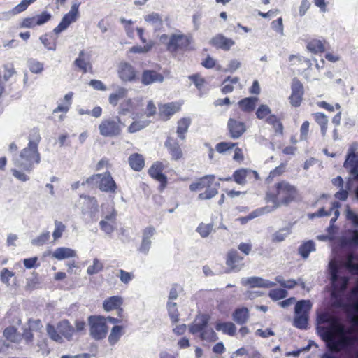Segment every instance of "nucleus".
I'll return each instance as SVG.
<instances>
[{"instance_id":"obj_1","label":"nucleus","mask_w":358,"mask_h":358,"mask_svg":"<svg viewBox=\"0 0 358 358\" xmlns=\"http://www.w3.org/2000/svg\"><path fill=\"white\" fill-rule=\"evenodd\" d=\"M301 199V193L297 187L285 180L276 182L273 190L267 191L265 194V201L273 203L272 210L280 206H288L299 201Z\"/></svg>"},{"instance_id":"obj_2","label":"nucleus","mask_w":358,"mask_h":358,"mask_svg":"<svg viewBox=\"0 0 358 358\" xmlns=\"http://www.w3.org/2000/svg\"><path fill=\"white\" fill-rule=\"evenodd\" d=\"M215 177L213 175H206L196 180L189 185V189L192 192H197L205 189L200 193L198 199L200 200L210 199L218 193L220 184L216 182Z\"/></svg>"},{"instance_id":"obj_3","label":"nucleus","mask_w":358,"mask_h":358,"mask_svg":"<svg viewBox=\"0 0 358 358\" xmlns=\"http://www.w3.org/2000/svg\"><path fill=\"white\" fill-rule=\"evenodd\" d=\"M209 320L210 317L208 315L197 317L189 326V329L191 334L194 335L199 334L201 341L213 343L218 339V337L215 331L208 327Z\"/></svg>"},{"instance_id":"obj_4","label":"nucleus","mask_w":358,"mask_h":358,"mask_svg":"<svg viewBox=\"0 0 358 358\" xmlns=\"http://www.w3.org/2000/svg\"><path fill=\"white\" fill-rule=\"evenodd\" d=\"M40 161L41 156L38 148L27 145L21 150L19 157L14 161V164L22 171L30 172L34 164H39Z\"/></svg>"},{"instance_id":"obj_5","label":"nucleus","mask_w":358,"mask_h":358,"mask_svg":"<svg viewBox=\"0 0 358 358\" xmlns=\"http://www.w3.org/2000/svg\"><path fill=\"white\" fill-rule=\"evenodd\" d=\"M47 334L51 340L62 343L65 338L71 341L75 332V329L68 320L59 321L56 326L48 324L46 326Z\"/></svg>"},{"instance_id":"obj_6","label":"nucleus","mask_w":358,"mask_h":358,"mask_svg":"<svg viewBox=\"0 0 358 358\" xmlns=\"http://www.w3.org/2000/svg\"><path fill=\"white\" fill-rule=\"evenodd\" d=\"M192 37L184 34H173L166 44V50L172 54L190 51Z\"/></svg>"},{"instance_id":"obj_7","label":"nucleus","mask_w":358,"mask_h":358,"mask_svg":"<svg viewBox=\"0 0 358 358\" xmlns=\"http://www.w3.org/2000/svg\"><path fill=\"white\" fill-rule=\"evenodd\" d=\"M124 124L119 116L103 119L99 125L100 134L103 137H116L122 134Z\"/></svg>"},{"instance_id":"obj_8","label":"nucleus","mask_w":358,"mask_h":358,"mask_svg":"<svg viewBox=\"0 0 358 358\" xmlns=\"http://www.w3.org/2000/svg\"><path fill=\"white\" fill-rule=\"evenodd\" d=\"M312 303L309 300H301L296 302L294 308L295 317L294 324L300 329H306L308 324L309 313Z\"/></svg>"},{"instance_id":"obj_9","label":"nucleus","mask_w":358,"mask_h":358,"mask_svg":"<svg viewBox=\"0 0 358 358\" xmlns=\"http://www.w3.org/2000/svg\"><path fill=\"white\" fill-rule=\"evenodd\" d=\"M90 336L95 340H102L107 336L108 328L105 317L91 315L88 317Z\"/></svg>"},{"instance_id":"obj_10","label":"nucleus","mask_w":358,"mask_h":358,"mask_svg":"<svg viewBox=\"0 0 358 358\" xmlns=\"http://www.w3.org/2000/svg\"><path fill=\"white\" fill-rule=\"evenodd\" d=\"M321 331L323 340L327 343V345L333 341L336 336L350 332L345 329V326L338 318L335 319L328 327H322Z\"/></svg>"},{"instance_id":"obj_11","label":"nucleus","mask_w":358,"mask_h":358,"mask_svg":"<svg viewBox=\"0 0 358 358\" xmlns=\"http://www.w3.org/2000/svg\"><path fill=\"white\" fill-rule=\"evenodd\" d=\"M80 4V2L77 1L72 4L70 10L63 16L59 24L53 29L55 34H59L66 30L71 24L78 20L80 15L79 12Z\"/></svg>"},{"instance_id":"obj_12","label":"nucleus","mask_w":358,"mask_h":358,"mask_svg":"<svg viewBox=\"0 0 358 358\" xmlns=\"http://www.w3.org/2000/svg\"><path fill=\"white\" fill-rule=\"evenodd\" d=\"M227 273L239 272L245 266L244 256L239 254L236 249L229 250L225 256Z\"/></svg>"},{"instance_id":"obj_13","label":"nucleus","mask_w":358,"mask_h":358,"mask_svg":"<svg viewBox=\"0 0 358 358\" xmlns=\"http://www.w3.org/2000/svg\"><path fill=\"white\" fill-rule=\"evenodd\" d=\"M164 146L171 157V160L180 162L185 159V154L177 138L168 136L164 142Z\"/></svg>"},{"instance_id":"obj_14","label":"nucleus","mask_w":358,"mask_h":358,"mask_svg":"<svg viewBox=\"0 0 358 358\" xmlns=\"http://www.w3.org/2000/svg\"><path fill=\"white\" fill-rule=\"evenodd\" d=\"M338 267L336 264H330V274H331V280L332 282V286L334 291L332 292V295H334L336 292H342L345 291L347 288L349 278L348 277H339L338 276Z\"/></svg>"},{"instance_id":"obj_15","label":"nucleus","mask_w":358,"mask_h":358,"mask_svg":"<svg viewBox=\"0 0 358 358\" xmlns=\"http://www.w3.org/2000/svg\"><path fill=\"white\" fill-rule=\"evenodd\" d=\"M164 169V164L162 162L157 161L151 165L148 171L149 176L159 182V190L164 189L168 183L167 177L163 173Z\"/></svg>"},{"instance_id":"obj_16","label":"nucleus","mask_w":358,"mask_h":358,"mask_svg":"<svg viewBox=\"0 0 358 358\" xmlns=\"http://www.w3.org/2000/svg\"><path fill=\"white\" fill-rule=\"evenodd\" d=\"M51 17L50 13L43 11L41 14L22 19L19 24V27L20 28L33 29L36 26H41L48 22Z\"/></svg>"},{"instance_id":"obj_17","label":"nucleus","mask_w":358,"mask_h":358,"mask_svg":"<svg viewBox=\"0 0 358 358\" xmlns=\"http://www.w3.org/2000/svg\"><path fill=\"white\" fill-rule=\"evenodd\" d=\"M358 143L353 142L349 146L345 160L344 162V167L349 171L350 173H357L358 169Z\"/></svg>"},{"instance_id":"obj_18","label":"nucleus","mask_w":358,"mask_h":358,"mask_svg":"<svg viewBox=\"0 0 358 358\" xmlns=\"http://www.w3.org/2000/svg\"><path fill=\"white\" fill-rule=\"evenodd\" d=\"M291 91V94L289 96V103L294 107H299L303 101L304 87L297 78H294L292 80Z\"/></svg>"},{"instance_id":"obj_19","label":"nucleus","mask_w":358,"mask_h":358,"mask_svg":"<svg viewBox=\"0 0 358 358\" xmlns=\"http://www.w3.org/2000/svg\"><path fill=\"white\" fill-rule=\"evenodd\" d=\"M98 178V188L100 191L106 193L115 194L117 189V185L112 177L110 171L100 173Z\"/></svg>"},{"instance_id":"obj_20","label":"nucleus","mask_w":358,"mask_h":358,"mask_svg":"<svg viewBox=\"0 0 358 358\" xmlns=\"http://www.w3.org/2000/svg\"><path fill=\"white\" fill-rule=\"evenodd\" d=\"M248 177H253L255 180L259 178V175L256 171H252L247 169H239L236 170L231 177L224 178H220L221 181H230L233 180L238 185H243L246 183V178Z\"/></svg>"},{"instance_id":"obj_21","label":"nucleus","mask_w":358,"mask_h":358,"mask_svg":"<svg viewBox=\"0 0 358 358\" xmlns=\"http://www.w3.org/2000/svg\"><path fill=\"white\" fill-rule=\"evenodd\" d=\"M158 108L159 119L163 121H167L181 110V103L178 102L160 103L158 105Z\"/></svg>"},{"instance_id":"obj_22","label":"nucleus","mask_w":358,"mask_h":358,"mask_svg":"<svg viewBox=\"0 0 358 358\" xmlns=\"http://www.w3.org/2000/svg\"><path fill=\"white\" fill-rule=\"evenodd\" d=\"M338 337L339 338L337 341L334 339L327 345L331 352H338L345 350L352 345L355 341L354 337L346 336L345 334L340 335Z\"/></svg>"},{"instance_id":"obj_23","label":"nucleus","mask_w":358,"mask_h":358,"mask_svg":"<svg viewBox=\"0 0 358 358\" xmlns=\"http://www.w3.org/2000/svg\"><path fill=\"white\" fill-rule=\"evenodd\" d=\"M210 44L216 49L229 51L235 45V41L222 34H217L210 40Z\"/></svg>"},{"instance_id":"obj_24","label":"nucleus","mask_w":358,"mask_h":358,"mask_svg":"<svg viewBox=\"0 0 358 358\" xmlns=\"http://www.w3.org/2000/svg\"><path fill=\"white\" fill-rule=\"evenodd\" d=\"M124 300L122 297L120 296H113L106 299L103 302V309L107 311H111L113 310H117L118 316L120 317H123V308L122 306L123 304Z\"/></svg>"},{"instance_id":"obj_25","label":"nucleus","mask_w":358,"mask_h":358,"mask_svg":"<svg viewBox=\"0 0 358 358\" xmlns=\"http://www.w3.org/2000/svg\"><path fill=\"white\" fill-rule=\"evenodd\" d=\"M227 129L229 136L233 139H237L245 132L246 125L243 122L229 118L227 122Z\"/></svg>"},{"instance_id":"obj_26","label":"nucleus","mask_w":358,"mask_h":358,"mask_svg":"<svg viewBox=\"0 0 358 358\" xmlns=\"http://www.w3.org/2000/svg\"><path fill=\"white\" fill-rule=\"evenodd\" d=\"M117 72L120 78L124 82H132L137 78L135 68L128 62H121Z\"/></svg>"},{"instance_id":"obj_27","label":"nucleus","mask_w":358,"mask_h":358,"mask_svg":"<svg viewBox=\"0 0 358 358\" xmlns=\"http://www.w3.org/2000/svg\"><path fill=\"white\" fill-rule=\"evenodd\" d=\"M155 229L153 227H146L143 231V238L140 246L138 248V252L143 254H147L151 246V238L155 234Z\"/></svg>"},{"instance_id":"obj_28","label":"nucleus","mask_w":358,"mask_h":358,"mask_svg":"<svg viewBox=\"0 0 358 358\" xmlns=\"http://www.w3.org/2000/svg\"><path fill=\"white\" fill-rule=\"evenodd\" d=\"M130 168L136 172L141 171L145 165V159L143 155L135 152L128 157Z\"/></svg>"},{"instance_id":"obj_29","label":"nucleus","mask_w":358,"mask_h":358,"mask_svg":"<svg viewBox=\"0 0 358 358\" xmlns=\"http://www.w3.org/2000/svg\"><path fill=\"white\" fill-rule=\"evenodd\" d=\"M282 119L281 117L275 114L266 119V122L271 126L276 136H282L284 134V126Z\"/></svg>"},{"instance_id":"obj_30","label":"nucleus","mask_w":358,"mask_h":358,"mask_svg":"<svg viewBox=\"0 0 358 358\" xmlns=\"http://www.w3.org/2000/svg\"><path fill=\"white\" fill-rule=\"evenodd\" d=\"M258 100L257 97H246L238 101V106L241 111L250 113L255 110Z\"/></svg>"},{"instance_id":"obj_31","label":"nucleus","mask_w":358,"mask_h":358,"mask_svg":"<svg viewBox=\"0 0 358 358\" xmlns=\"http://www.w3.org/2000/svg\"><path fill=\"white\" fill-rule=\"evenodd\" d=\"M163 79V76L154 70H145L141 76V83L144 85H148L157 81L162 82Z\"/></svg>"},{"instance_id":"obj_32","label":"nucleus","mask_w":358,"mask_h":358,"mask_svg":"<svg viewBox=\"0 0 358 358\" xmlns=\"http://www.w3.org/2000/svg\"><path fill=\"white\" fill-rule=\"evenodd\" d=\"M340 206L341 205L338 202L334 201L331 203V206L329 210H326L324 208H321L317 210V212L313 214V216L327 217L330 216L334 213V217L331 219V223H333L337 220L339 215V211L338 209Z\"/></svg>"},{"instance_id":"obj_33","label":"nucleus","mask_w":358,"mask_h":358,"mask_svg":"<svg viewBox=\"0 0 358 358\" xmlns=\"http://www.w3.org/2000/svg\"><path fill=\"white\" fill-rule=\"evenodd\" d=\"M327 42L325 40L313 38L306 45L308 50L314 54H322L326 50Z\"/></svg>"},{"instance_id":"obj_34","label":"nucleus","mask_w":358,"mask_h":358,"mask_svg":"<svg viewBox=\"0 0 358 358\" xmlns=\"http://www.w3.org/2000/svg\"><path fill=\"white\" fill-rule=\"evenodd\" d=\"M192 123L191 118L189 117H184L179 119L177 122L176 133L178 136L181 140H185L186 138V133Z\"/></svg>"},{"instance_id":"obj_35","label":"nucleus","mask_w":358,"mask_h":358,"mask_svg":"<svg viewBox=\"0 0 358 358\" xmlns=\"http://www.w3.org/2000/svg\"><path fill=\"white\" fill-rule=\"evenodd\" d=\"M246 283L250 287L269 288L275 285V283L260 277H250L246 280Z\"/></svg>"},{"instance_id":"obj_36","label":"nucleus","mask_w":358,"mask_h":358,"mask_svg":"<svg viewBox=\"0 0 358 358\" xmlns=\"http://www.w3.org/2000/svg\"><path fill=\"white\" fill-rule=\"evenodd\" d=\"M75 65L82 71L83 73L87 72L88 69H92V66L90 62V57H85V52L81 50L79 52L78 57L74 62Z\"/></svg>"},{"instance_id":"obj_37","label":"nucleus","mask_w":358,"mask_h":358,"mask_svg":"<svg viewBox=\"0 0 358 358\" xmlns=\"http://www.w3.org/2000/svg\"><path fill=\"white\" fill-rule=\"evenodd\" d=\"M57 35L53 31L52 33H46L40 37V40L48 50H55L57 47Z\"/></svg>"},{"instance_id":"obj_38","label":"nucleus","mask_w":358,"mask_h":358,"mask_svg":"<svg viewBox=\"0 0 358 358\" xmlns=\"http://www.w3.org/2000/svg\"><path fill=\"white\" fill-rule=\"evenodd\" d=\"M99 176H101L100 173H95L86 179H83L82 181L75 182L71 185V189L73 190H76L80 187L85 185H87L88 187L92 188L94 187L95 184H98V178Z\"/></svg>"},{"instance_id":"obj_39","label":"nucleus","mask_w":358,"mask_h":358,"mask_svg":"<svg viewBox=\"0 0 358 358\" xmlns=\"http://www.w3.org/2000/svg\"><path fill=\"white\" fill-rule=\"evenodd\" d=\"M233 320L238 324H243L249 319V310L245 307L236 308L232 315Z\"/></svg>"},{"instance_id":"obj_40","label":"nucleus","mask_w":358,"mask_h":358,"mask_svg":"<svg viewBox=\"0 0 358 358\" xmlns=\"http://www.w3.org/2000/svg\"><path fill=\"white\" fill-rule=\"evenodd\" d=\"M80 197L84 199L83 204L86 206V208L83 209V213H85L87 210H90L92 213L97 210L98 202L94 196L80 194Z\"/></svg>"},{"instance_id":"obj_41","label":"nucleus","mask_w":358,"mask_h":358,"mask_svg":"<svg viewBox=\"0 0 358 358\" xmlns=\"http://www.w3.org/2000/svg\"><path fill=\"white\" fill-rule=\"evenodd\" d=\"M76 252L69 248L60 247L57 248L52 254V256L58 260L66 258L74 257Z\"/></svg>"},{"instance_id":"obj_42","label":"nucleus","mask_w":358,"mask_h":358,"mask_svg":"<svg viewBox=\"0 0 358 358\" xmlns=\"http://www.w3.org/2000/svg\"><path fill=\"white\" fill-rule=\"evenodd\" d=\"M3 335L7 341L11 343H18L21 338V336L17 332V328L13 326L6 327L3 332Z\"/></svg>"},{"instance_id":"obj_43","label":"nucleus","mask_w":358,"mask_h":358,"mask_svg":"<svg viewBox=\"0 0 358 358\" xmlns=\"http://www.w3.org/2000/svg\"><path fill=\"white\" fill-rule=\"evenodd\" d=\"M345 267L351 273L358 275V256L349 254L346 258Z\"/></svg>"},{"instance_id":"obj_44","label":"nucleus","mask_w":358,"mask_h":358,"mask_svg":"<svg viewBox=\"0 0 358 358\" xmlns=\"http://www.w3.org/2000/svg\"><path fill=\"white\" fill-rule=\"evenodd\" d=\"M215 327L217 331H222L225 334L229 336H234L236 334V327L231 322H217L215 324Z\"/></svg>"},{"instance_id":"obj_45","label":"nucleus","mask_w":358,"mask_h":358,"mask_svg":"<svg viewBox=\"0 0 358 358\" xmlns=\"http://www.w3.org/2000/svg\"><path fill=\"white\" fill-rule=\"evenodd\" d=\"M73 95V93L72 92H69V93H67L64 97V103L62 105H59L57 108H55L53 110V113H58L59 112L66 113L72 103Z\"/></svg>"},{"instance_id":"obj_46","label":"nucleus","mask_w":358,"mask_h":358,"mask_svg":"<svg viewBox=\"0 0 358 358\" xmlns=\"http://www.w3.org/2000/svg\"><path fill=\"white\" fill-rule=\"evenodd\" d=\"M315 121L320 125L322 134L324 135L328 127V117L322 113H315L313 115Z\"/></svg>"},{"instance_id":"obj_47","label":"nucleus","mask_w":358,"mask_h":358,"mask_svg":"<svg viewBox=\"0 0 358 358\" xmlns=\"http://www.w3.org/2000/svg\"><path fill=\"white\" fill-rule=\"evenodd\" d=\"M123 334V327L122 326H114L108 336V342L110 345H115Z\"/></svg>"},{"instance_id":"obj_48","label":"nucleus","mask_w":358,"mask_h":358,"mask_svg":"<svg viewBox=\"0 0 358 358\" xmlns=\"http://www.w3.org/2000/svg\"><path fill=\"white\" fill-rule=\"evenodd\" d=\"M127 94V90L126 89L120 88L115 93H112L110 94L108 98L109 103L112 106H116L119 101L126 97Z\"/></svg>"},{"instance_id":"obj_49","label":"nucleus","mask_w":358,"mask_h":358,"mask_svg":"<svg viewBox=\"0 0 358 358\" xmlns=\"http://www.w3.org/2000/svg\"><path fill=\"white\" fill-rule=\"evenodd\" d=\"M256 117L259 120H263L266 122V119L273 115L271 108L266 104H261L258 106L256 113Z\"/></svg>"},{"instance_id":"obj_50","label":"nucleus","mask_w":358,"mask_h":358,"mask_svg":"<svg viewBox=\"0 0 358 358\" xmlns=\"http://www.w3.org/2000/svg\"><path fill=\"white\" fill-rule=\"evenodd\" d=\"M29 143L28 145L36 147L38 148V143L41 140L39 130L37 128H33L29 133Z\"/></svg>"},{"instance_id":"obj_51","label":"nucleus","mask_w":358,"mask_h":358,"mask_svg":"<svg viewBox=\"0 0 358 358\" xmlns=\"http://www.w3.org/2000/svg\"><path fill=\"white\" fill-rule=\"evenodd\" d=\"M315 250V243L313 241H308L303 243L299 248V254L303 258H307L310 252Z\"/></svg>"},{"instance_id":"obj_52","label":"nucleus","mask_w":358,"mask_h":358,"mask_svg":"<svg viewBox=\"0 0 358 358\" xmlns=\"http://www.w3.org/2000/svg\"><path fill=\"white\" fill-rule=\"evenodd\" d=\"M213 229V224L212 223L205 224L203 222H201L197 227L196 231L202 238H206L210 234Z\"/></svg>"},{"instance_id":"obj_53","label":"nucleus","mask_w":358,"mask_h":358,"mask_svg":"<svg viewBox=\"0 0 358 358\" xmlns=\"http://www.w3.org/2000/svg\"><path fill=\"white\" fill-rule=\"evenodd\" d=\"M167 309L172 322H177L179 320V312L177 308V303L176 302H168Z\"/></svg>"},{"instance_id":"obj_54","label":"nucleus","mask_w":358,"mask_h":358,"mask_svg":"<svg viewBox=\"0 0 358 358\" xmlns=\"http://www.w3.org/2000/svg\"><path fill=\"white\" fill-rule=\"evenodd\" d=\"M188 78L199 91H201L206 84V79L199 73L189 76Z\"/></svg>"},{"instance_id":"obj_55","label":"nucleus","mask_w":358,"mask_h":358,"mask_svg":"<svg viewBox=\"0 0 358 358\" xmlns=\"http://www.w3.org/2000/svg\"><path fill=\"white\" fill-rule=\"evenodd\" d=\"M150 123V121H134L128 127V132L133 134L137 132L145 127Z\"/></svg>"},{"instance_id":"obj_56","label":"nucleus","mask_w":358,"mask_h":358,"mask_svg":"<svg viewBox=\"0 0 358 358\" xmlns=\"http://www.w3.org/2000/svg\"><path fill=\"white\" fill-rule=\"evenodd\" d=\"M269 297L273 301H278L285 299L287 296V292L281 288L270 290L268 293Z\"/></svg>"},{"instance_id":"obj_57","label":"nucleus","mask_w":358,"mask_h":358,"mask_svg":"<svg viewBox=\"0 0 358 358\" xmlns=\"http://www.w3.org/2000/svg\"><path fill=\"white\" fill-rule=\"evenodd\" d=\"M286 164L281 163L278 166L271 170L267 178V180H273L274 178L282 176L285 172Z\"/></svg>"},{"instance_id":"obj_58","label":"nucleus","mask_w":358,"mask_h":358,"mask_svg":"<svg viewBox=\"0 0 358 358\" xmlns=\"http://www.w3.org/2000/svg\"><path fill=\"white\" fill-rule=\"evenodd\" d=\"M28 66L33 73H40L43 70V64L34 59L29 60Z\"/></svg>"},{"instance_id":"obj_59","label":"nucleus","mask_w":358,"mask_h":358,"mask_svg":"<svg viewBox=\"0 0 358 358\" xmlns=\"http://www.w3.org/2000/svg\"><path fill=\"white\" fill-rule=\"evenodd\" d=\"M134 108V103L131 99L124 100L120 104V115H126L127 113L131 112Z\"/></svg>"},{"instance_id":"obj_60","label":"nucleus","mask_w":358,"mask_h":358,"mask_svg":"<svg viewBox=\"0 0 358 358\" xmlns=\"http://www.w3.org/2000/svg\"><path fill=\"white\" fill-rule=\"evenodd\" d=\"M154 45L152 41L147 43L144 46H133L129 49V52L131 53H146L151 50Z\"/></svg>"},{"instance_id":"obj_61","label":"nucleus","mask_w":358,"mask_h":358,"mask_svg":"<svg viewBox=\"0 0 358 358\" xmlns=\"http://www.w3.org/2000/svg\"><path fill=\"white\" fill-rule=\"evenodd\" d=\"M145 21L155 25H161L162 24V19L159 14L157 13H152L145 16Z\"/></svg>"},{"instance_id":"obj_62","label":"nucleus","mask_w":358,"mask_h":358,"mask_svg":"<svg viewBox=\"0 0 358 358\" xmlns=\"http://www.w3.org/2000/svg\"><path fill=\"white\" fill-rule=\"evenodd\" d=\"M103 268V264L97 259H94L93 264L88 266L87 272L89 275H94L101 271Z\"/></svg>"},{"instance_id":"obj_63","label":"nucleus","mask_w":358,"mask_h":358,"mask_svg":"<svg viewBox=\"0 0 358 358\" xmlns=\"http://www.w3.org/2000/svg\"><path fill=\"white\" fill-rule=\"evenodd\" d=\"M15 275V273L9 271L7 268H4L1 270L0 273L1 281L6 285H10V280Z\"/></svg>"},{"instance_id":"obj_64","label":"nucleus","mask_w":358,"mask_h":358,"mask_svg":"<svg viewBox=\"0 0 358 358\" xmlns=\"http://www.w3.org/2000/svg\"><path fill=\"white\" fill-rule=\"evenodd\" d=\"M237 145V143L220 142L215 145V149L219 153H224L226 151L232 149Z\"/></svg>"}]
</instances>
